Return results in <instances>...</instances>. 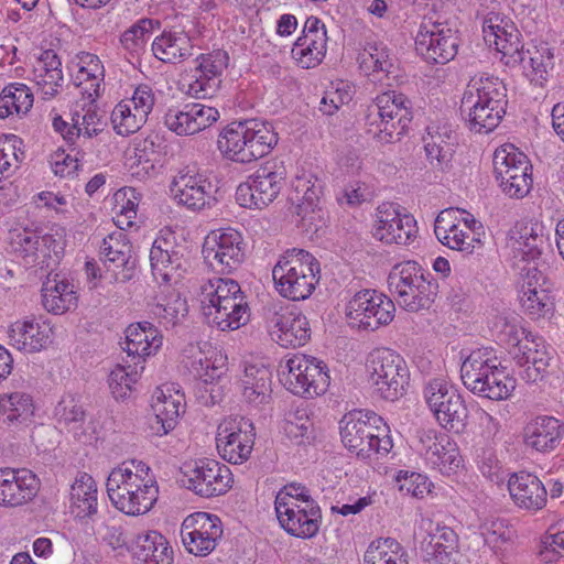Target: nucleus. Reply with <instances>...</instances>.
<instances>
[{
	"label": "nucleus",
	"mask_w": 564,
	"mask_h": 564,
	"mask_svg": "<svg viewBox=\"0 0 564 564\" xmlns=\"http://www.w3.org/2000/svg\"><path fill=\"white\" fill-rule=\"evenodd\" d=\"M182 482L205 498L223 495L231 487L230 469L214 459H199L185 467Z\"/></svg>",
	"instance_id": "nucleus-21"
},
{
	"label": "nucleus",
	"mask_w": 564,
	"mask_h": 564,
	"mask_svg": "<svg viewBox=\"0 0 564 564\" xmlns=\"http://www.w3.org/2000/svg\"><path fill=\"white\" fill-rule=\"evenodd\" d=\"M321 193L322 185L312 173H303L295 177L291 200L295 204L296 214L302 220L313 219L311 214H314L318 206Z\"/></svg>",
	"instance_id": "nucleus-41"
},
{
	"label": "nucleus",
	"mask_w": 564,
	"mask_h": 564,
	"mask_svg": "<svg viewBox=\"0 0 564 564\" xmlns=\"http://www.w3.org/2000/svg\"><path fill=\"white\" fill-rule=\"evenodd\" d=\"M417 234L416 221L410 214L401 212L399 205L382 203L376 213L372 235L386 243L408 245Z\"/></svg>",
	"instance_id": "nucleus-23"
},
{
	"label": "nucleus",
	"mask_w": 564,
	"mask_h": 564,
	"mask_svg": "<svg viewBox=\"0 0 564 564\" xmlns=\"http://www.w3.org/2000/svg\"><path fill=\"white\" fill-rule=\"evenodd\" d=\"M124 229L116 230L102 239L100 257L107 273L115 282H128L138 279L137 261L132 257V247Z\"/></svg>",
	"instance_id": "nucleus-22"
},
{
	"label": "nucleus",
	"mask_w": 564,
	"mask_h": 564,
	"mask_svg": "<svg viewBox=\"0 0 564 564\" xmlns=\"http://www.w3.org/2000/svg\"><path fill=\"white\" fill-rule=\"evenodd\" d=\"M525 76L535 85L542 86L549 69L553 67V54L546 46H533L525 53V63L521 64Z\"/></svg>",
	"instance_id": "nucleus-56"
},
{
	"label": "nucleus",
	"mask_w": 564,
	"mask_h": 564,
	"mask_svg": "<svg viewBox=\"0 0 564 564\" xmlns=\"http://www.w3.org/2000/svg\"><path fill=\"white\" fill-rule=\"evenodd\" d=\"M284 368L281 380L293 394L310 399L327 391L330 377L324 361L295 354L285 360Z\"/></svg>",
	"instance_id": "nucleus-11"
},
{
	"label": "nucleus",
	"mask_w": 564,
	"mask_h": 564,
	"mask_svg": "<svg viewBox=\"0 0 564 564\" xmlns=\"http://www.w3.org/2000/svg\"><path fill=\"white\" fill-rule=\"evenodd\" d=\"M510 334L514 340V360L520 367H525L522 378L535 382L544 373L553 358V349L542 337L527 332L524 328L514 329Z\"/></svg>",
	"instance_id": "nucleus-20"
},
{
	"label": "nucleus",
	"mask_w": 564,
	"mask_h": 564,
	"mask_svg": "<svg viewBox=\"0 0 564 564\" xmlns=\"http://www.w3.org/2000/svg\"><path fill=\"white\" fill-rule=\"evenodd\" d=\"M37 490L39 480L31 470L0 469V506H22L32 500Z\"/></svg>",
	"instance_id": "nucleus-28"
},
{
	"label": "nucleus",
	"mask_w": 564,
	"mask_h": 564,
	"mask_svg": "<svg viewBox=\"0 0 564 564\" xmlns=\"http://www.w3.org/2000/svg\"><path fill=\"white\" fill-rule=\"evenodd\" d=\"M265 326L272 340L284 348L303 346L311 338L307 317L289 307H269L265 312Z\"/></svg>",
	"instance_id": "nucleus-17"
},
{
	"label": "nucleus",
	"mask_w": 564,
	"mask_h": 564,
	"mask_svg": "<svg viewBox=\"0 0 564 564\" xmlns=\"http://www.w3.org/2000/svg\"><path fill=\"white\" fill-rule=\"evenodd\" d=\"M286 167L282 161H269L236 189V200L246 208H263L271 204L285 185Z\"/></svg>",
	"instance_id": "nucleus-12"
},
{
	"label": "nucleus",
	"mask_w": 564,
	"mask_h": 564,
	"mask_svg": "<svg viewBox=\"0 0 564 564\" xmlns=\"http://www.w3.org/2000/svg\"><path fill=\"white\" fill-rule=\"evenodd\" d=\"M373 394L386 401H397L409 386L410 371L404 359L389 348H377L367 359Z\"/></svg>",
	"instance_id": "nucleus-9"
},
{
	"label": "nucleus",
	"mask_w": 564,
	"mask_h": 564,
	"mask_svg": "<svg viewBox=\"0 0 564 564\" xmlns=\"http://www.w3.org/2000/svg\"><path fill=\"white\" fill-rule=\"evenodd\" d=\"M169 188L172 199L192 212L209 208L216 203L215 186L209 176L195 166L181 169Z\"/></svg>",
	"instance_id": "nucleus-15"
},
{
	"label": "nucleus",
	"mask_w": 564,
	"mask_h": 564,
	"mask_svg": "<svg viewBox=\"0 0 564 564\" xmlns=\"http://www.w3.org/2000/svg\"><path fill=\"white\" fill-rule=\"evenodd\" d=\"M519 297L525 313L533 318L544 317L554 310L553 297L542 284H522Z\"/></svg>",
	"instance_id": "nucleus-52"
},
{
	"label": "nucleus",
	"mask_w": 564,
	"mask_h": 564,
	"mask_svg": "<svg viewBox=\"0 0 564 564\" xmlns=\"http://www.w3.org/2000/svg\"><path fill=\"white\" fill-rule=\"evenodd\" d=\"M105 75L104 66L99 57L91 53H82L78 56V72L75 84L83 96L89 101H96L100 94V82Z\"/></svg>",
	"instance_id": "nucleus-44"
},
{
	"label": "nucleus",
	"mask_w": 564,
	"mask_h": 564,
	"mask_svg": "<svg viewBox=\"0 0 564 564\" xmlns=\"http://www.w3.org/2000/svg\"><path fill=\"white\" fill-rule=\"evenodd\" d=\"M160 22L156 20L143 18L133 23L120 36V43L124 51L132 56H138L144 51L148 40L159 26Z\"/></svg>",
	"instance_id": "nucleus-57"
},
{
	"label": "nucleus",
	"mask_w": 564,
	"mask_h": 564,
	"mask_svg": "<svg viewBox=\"0 0 564 564\" xmlns=\"http://www.w3.org/2000/svg\"><path fill=\"white\" fill-rule=\"evenodd\" d=\"M127 365H117L109 375V388L115 399H126L132 390V384L138 381L143 365H135L134 361L126 360Z\"/></svg>",
	"instance_id": "nucleus-59"
},
{
	"label": "nucleus",
	"mask_w": 564,
	"mask_h": 564,
	"mask_svg": "<svg viewBox=\"0 0 564 564\" xmlns=\"http://www.w3.org/2000/svg\"><path fill=\"white\" fill-rule=\"evenodd\" d=\"M538 227L530 225L517 226L511 230L508 246L512 251L511 270L513 278L519 281L546 282L553 279L550 265L540 259L543 236Z\"/></svg>",
	"instance_id": "nucleus-8"
},
{
	"label": "nucleus",
	"mask_w": 564,
	"mask_h": 564,
	"mask_svg": "<svg viewBox=\"0 0 564 564\" xmlns=\"http://www.w3.org/2000/svg\"><path fill=\"white\" fill-rule=\"evenodd\" d=\"M564 425L553 416H538L524 427V444L540 453L554 451L561 443Z\"/></svg>",
	"instance_id": "nucleus-33"
},
{
	"label": "nucleus",
	"mask_w": 564,
	"mask_h": 564,
	"mask_svg": "<svg viewBox=\"0 0 564 564\" xmlns=\"http://www.w3.org/2000/svg\"><path fill=\"white\" fill-rule=\"evenodd\" d=\"M271 371L261 365H247L241 378L243 399L253 406L267 404L271 399Z\"/></svg>",
	"instance_id": "nucleus-36"
},
{
	"label": "nucleus",
	"mask_w": 564,
	"mask_h": 564,
	"mask_svg": "<svg viewBox=\"0 0 564 564\" xmlns=\"http://www.w3.org/2000/svg\"><path fill=\"white\" fill-rule=\"evenodd\" d=\"M3 423H25L34 413V404L30 394L13 392L0 395Z\"/></svg>",
	"instance_id": "nucleus-54"
},
{
	"label": "nucleus",
	"mask_w": 564,
	"mask_h": 564,
	"mask_svg": "<svg viewBox=\"0 0 564 564\" xmlns=\"http://www.w3.org/2000/svg\"><path fill=\"white\" fill-rule=\"evenodd\" d=\"M457 209L447 208L442 210L434 223V232L440 242L453 250L471 253L474 249V237L469 231L460 228L457 220Z\"/></svg>",
	"instance_id": "nucleus-35"
},
{
	"label": "nucleus",
	"mask_w": 564,
	"mask_h": 564,
	"mask_svg": "<svg viewBox=\"0 0 564 564\" xmlns=\"http://www.w3.org/2000/svg\"><path fill=\"white\" fill-rule=\"evenodd\" d=\"M438 284H397V302L406 311L429 308L437 294Z\"/></svg>",
	"instance_id": "nucleus-48"
},
{
	"label": "nucleus",
	"mask_w": 564,
	"mask_h": 564,
	"mask_svg": "<svg viewBox=\"0 0 564 564\" xmlns=\"http://www.w3.org/2000/svg\"><path fill=\"white\" fill-rule=\"evenodd\" d=\"M75 284H43L42 303L44 308L53 314H63L77 306Z\"/></svg>",
	"instance_id": "nucleus-51"
},
{
	"label": "nucleus",
	"mask_w": 564,
	"mask_h": 564,
	"mask_svg": "<svg viewBox=\"0 0 564 564\" xmlns=\"http://www.w3.org/2000/svg\"><path fill=\"white\" fill-rule=\"evenodd\" d=\"M116 202L115 225L119 229L129 228L137 217L140 194L133 187H123L113 195Z\"/></svg>",
	"instance_id": "nucleus-61"
},
{
	"label": "nucleus",
	"mask_w": 564,
	"mask_h": 564,
	"mask_svg": "<svg viewBox=\"0 0 564 564\" xmlns=\"http://www.w3.org/2000/svg\"><path fill=\"white\" fill-rule=\"evenodd\" d=\"M327 31L325 24L316 17H308L302 35L296 40L291 54L303 68L318 65L327 51Z\"/></svg>",
	"instance_id": "nucleus-25"
},
{
	"label": "nucleus",
	"mask_w": 564,
	"mask_h": 564,
	"mask_svg": "<svg viewBox=\"0 0 564 564\" xmlns=\"http://www.w3.org/2000/svg\"><path fill=\"white\" fill-rule=\"evenodd\" d=\"M499 365L494 349L486 347L473 350L460 367L464 386L474 394L489 400L509 398L516 381Z\"/></svg>",
	"instance_id": "nucleus-4"
},
{
	"label": "nucleus",
	"mask_w": 564,
	"mask_h": 564,
	"mask_svg": "<svg viewBox=\"0 0 564 564\" xmlns=\"http://www.w3.org/2000/svg\"><path fill=\"white\" fill-rule=\"evenodd\" d=\"M382 417L375 412L352 411L340 421V437L344 446L357 456L368 458L372 453L388 454L392 441L386 434V427L378 424Z\"/></svg>",
	"instance_id": "nucleus-7"
},
{
	"label": "nucleus",
	"mask_w": 564,
	"mask_h": 564,
	"mask_svg": "<svg viewBox=\"0 0 564 564\" xmlns=\"http://www.w3.org/2000/svg\"><path fill=\"white\" fill-rule=\"evenodd\" d=\"M364 564H408V554L397 540L379 539L367 547Z\"/></svg>",
	"instance_id": "nucleus-49"
},
{
	"label": "nucleus",
	"mask_w": 564,
	"mask_h": 564,
	"mask_svg": "<svg viewBox=\"0 0 564 564\" xmlns=\"http://www.w3.org/2000/svg\"><path fill=\"white\" fill-rule=\"evenodd\" d=\"M106 487L112 505L128 516L147 513L159 497V486L151 468L137 459L123 462L113 468Z\"/></svg>",
	"instance_id": "nucleus-1"
},
{
	"label": "nucleus",
	"mask_w": 564,
	"mask_h": 564,
	"mask_svg": "<svg viewBox=\"0 0 564 564\" xmlns=\"http://www.w3.org/2000/svg\"><path fill=\"white\" fill-rule=\"evenodd\" d=\"M395 306L391 299L376 290L357 292L346 306V319L351 328L375 332L394 318Z\"/></svg>",
	"instance_id": "nucleus-14"
},
{
	"label": "nucleus",
	"mask_w": 564,
	"mask_h": 564,
	"mask_svg": "<svg viewBox=\"0 0 564 564\" xmlns=\"http://www.w3.org/2000/svg\"><path fill=\"white\" fill-rule=\"evenodd\" d=\"M111 124L117 134L129 135L137 132L145 121L141 115L133 111L127 100L115 106L110 116Z\"/></svg>",
	"instance_id": "nucleus-63"
},
{
	"label": "nucleus",
	"mask_w": 564,
	"mask_h": 564,
	"mask_svg": "<svg viewBox=\"0 0 564 564\" xmlns=\"http://www.w3.org/2000/svg\"><path fill=\"white\" fill-rule=\"evenodd\" d=\"M359 58L361 69L370 77L371 82L391 86L390 77L394 73V65L386 45L368 44L360 53Z\"/></svg>",
	"instance_id": "nucleus-40"
},
{
	"label": "nucleus",
	"mask_w": 564,
	"mask_h": 564,
	"mask_svg": "<svg viewBox=\"0 0 564 564\" xmlns=\"http://www.w3.org/2000/svg\"><path fill=\"white\" fill-rule=\"evenodd\" d=\"M22 140L14 135H0V181L9 177L24 159Z\"/></svg>",
	"instance_id": "nucleus-62"
},
{
	"label": "nucleus",
	"mask_w": 564,
	"mask_h": 564,
	"mask_svg": "<svg viewBox=\"0 0 564 564\" xmlns=\"http://www.w3.org/2000/svg\"><path fill=\"white\" fill-rule=\"evenodd\" d=\"M165 239L154 240L150 250V263L154 280L162 282H180L185 279L186 269L183 268L178 257H172L167 250Z\"/></svg>",
	"instance_id": "nucleus-38"
},
{
	"label": "nucleus",
	"mask_w": 564,
	"mask_h": 564,
	"mask_svg": "<svg viewBox=\"0 0 564 564\" xmlns=\"http://www.w3.org/2000/svg\"><path fill=\"white\" fill-rule=\"evenodd\" d=\"M55 422L65 429H77L86 420V410L77 393H64L53 411Z\"/></svg>",
	"instance_id": "nucleus-53"
},
{
	"label": "nucleus",
	"mask_w": 564,
	"mask_h": 564,
	"mask_svg": "<svg viewBox=\"0 0 564 564\" xmlns=\"http://www.w3.org/2000/svg\"><path fill=\"white\" fill-rule=\"evenodd\" d=\"M508 490L513 503L525 511L542 510L547 502V490L542 480L534 474L514 473L508 480Z\"/></svg>",
	"instance_id": "nucleus-30"
},
{
	"label": "nucleus",
	"mask_w": 564,
	"mask_h": 564,
	"mask_svg": "<svg viewBox=\"0 0 564 564\" xmlns=\"http://www.w3.org/2000/svg\"><path fill=\"white\" fill-rule=\"evenodd\" d=\"M194 79L188 85V94L195 98H210L218 90L220 75L227 68L229 56L223 50L200 54L197 58Z\"/></svg>",
	"instance_id": "nucleus-26"
},
{
	"label": "nucleus",
	"mask_w": 564,
	"mask_h": 564,
	"mask_svg": "<svg viewBox=\"0 0 564 564\" xmlns=\"http://www.w3.org/2000/svg\"><path fill=\"white\" fill-rule=\"evenodd\" d=\"M33 105L31 89L20 83L4 87L0 94V118L6 119L12 115H25Z\"/></svg>",
	"instance_id": "nucleus-50"
},
{
	"label": "nucleus",
	"mask_w": 564,
	"mask_h": 564,
	"mask_svg": "<svg viewBox=\"0 0 564 564\" xmlns=\"http://www.w3.org/2000/svg\"><path fill=\"white\" fill-rule=\"evenodd\" d=\"M132 553L144 564H172V549L158 531L139 534L132 545Z\"/></svg>",
	"instance_id": "nucleus-42"
},
{
	"label": "nucleus",
	"mask_w": 564,
	"mask_h": 564,
	"mask_svg": "<svg viewBox=\"0 0 564 564\" xmlns=\"http://www.w3.org/2000/svg\"><path fill=\"white\" fill-rule=\"evenodd\" d=\"M53 328L47 321L15 322L9 329L10 343L19 350L39 351L51 341Z\"/></svg>",
	"instance_id": "nucleus-32"
},
{
	"label": "nucleus",
	"mask_w": 564,
	"mask_h": 564,
	"mask_svg": "<svg viewBox=\"0 0 564 564\" xmlns=\"http://www.w3.org/2000/svg\"><path fill=\"white\" fill-rule=\"evenodd\" d=\"M184 406L183 395H165L163 391H160L151 405L153 411L151 429L159 435L167 434L175 427Z\"/></svg>",
	"instance_id": "nucleus-45"
},
{
	"label": "nucleus",
	"mask_w": 564,
	"mask_h": 564,
	"mask_svg": "<svg viewBox=\"0 0 564 564\" xmlns=\"http://www.w3.org/2000/svg\"><path fill=\"white\" fill-rule=\"evenodd\" d=\"M32 74L33 82L44 99H51L62 90L64 83L62 62L54 51L47 50L40 55Z\"/></svg>",
	"instance_id": "nucleus-34"
},
{
	"label": "nucleus",
	"mask_w": 564,
	"mask_h": 564,
	"mask_svg": "<svg viewBox=\"0 0 564 564\" xmlns=\"http://www.w3.org/2000/svg\"><path fill=\"white\" fill-rule=\"evenodd\" d=\"M272 278L273 282H299L301 279H311L318 282L321 265L318 260L310 252L292 248L280 257L272 270Z\"/></svg>",
	"instance_id": "nucleus-27"
},
{
	"label": "nucleus",
	"mask_w": 564,
	"mask_h": 564,
	"mask_svg": "<svg viewBox=\"0 0 564 564\" xmlns=\"http://www.w3.org/2000/svg\"><path fill=\"white\" fill-rule=\"evenodd\" d=\"M223 536V523L216 514L195 512L187 516L181 525L184 547L195 556H207Z\"/></svg>",
	"instance_id": "nucleus-18"
},
{
	"label": "nucleus",
	"mask_w": 564,
	"mask_h": 564,
	"mask_svg": "<svg viewBox=\"0 0 564 564\" xmlns=\"http://www.w3.org/2000/svg\"><path fill=\"white\" fill-rule=\"evenodd\" d=\"M276 143L273 127L259 119L231 122L217 140L220 153L238 163H250L267 155Z\"/></svg>",
	"instance_id": "nucleus-3"
},
{
	"label": "nucleus",
	"mask_w": 564,
	"mask_h": 564,
	"mask_svg": "<svg viewBox=\"0 0 564 564\" xmlns=\"http://www.w3.org/2000/svg\"><path fill=\"white\" fill-rule=\"evenodd\" d=\"M276 517L281 528L290 535L300 539H311L315 536L322 523V510L318 503L275 509Z\"/></svg>",
	"instance_id": "nucleus-29"
},
{
	"label": "nucleus",
	"mask_w": 564,
	"mask_h": 564,
	"mask_svg": "<svg viewBox=\"0 0 564 564\" xmlns=\"http://www.w3.org/2000/svg\"><path fill=\"white\" fill-rule=\"evenodd\" d=\"M494 169L496 178L510 180L511 176L531 172V164L527 155L513 144L506 143L494 153Z\"/></svg>",
	"instance_id": "nucleus-46"
},
{
	"label": "nucleus",
	"mask_w": 564,
	"mask_h": 564,
	"mask_svg": "<svg viewBox=\"0 0 564 564\" xmlns=\"http://www.w3.org/2000/svg\"><path fill=\"white\" fill-rule=\"evenodd\" d=\"M189 369L204 383H213L227 371V357L215 348L203 351L200 347L191 348Z\"/></svg>",
	"instance_id": "nucleus-43"
},
{
	"label": "nucleus",
	"mask_w": 564,
	"mask_h": 564,
	"mask_svg": "<svg viewBox=\"0 0 564 564\" xmlns=\"http://www.w3.org/2000/svg\"><path fill=\"white\" fill-rule=\"evenodd\" d=\"M449 139L447 130L441 133L434 128H429L427 137L424 138V150L430 164L437 170H444L452 159V144L444 139Z\"/></svg>",
	"instance_id": "nucleus-58"
},
{
	"label": "nucleus",
	"mask_w": 564,
	"mask_h": 564,
	"mask_svg": "<svg viewBox=\"0 0 564 564\" xmlns=\"http://www.w3.org/2000/svg\"><path fill=\"white\" fill-rule=\"evenodd\" d=\"M254 438V426L249 419L231 417L218 426L217 449L225 460L241 464L249 458Z\"/></svg>",
	"instance_id": "nucleus-19"
},
{
	"label": "nucleus",
	"mask_w": 564,
	"mask_h": 564,
	"mask_svg": "<svg viewBox=\"0 0 564 564\" xmlns=\"http://www.w3.org/2000/svg\"><path fill=\"white\" fill-rule=\"evenodd\" d=\"M420 444L426 464L441 474L451 475L462 466L459 449L448 435H437L435 431L429 430L421 434Z\"/></svg>",
	"instance_id": "nucleus-24"
},
{
	"label": "nucleus",
	"mask_w": 564,
	"mask_h": 564,
	"mask_svg": "<svg viewBox=\"0 0 564 564\" xmlns=\"http://www.w3.org/2000/svg\"><path fill=\"white\" fill-rule=\"evenodd\" d=\"M457 31L437 13L425 14L415 36V50L427 63L446 64L458 50Z\"/></svg>",
	"instance_id": "nucleus-10"
},
{
	"label": "nucleus",
	"mask_w": 564,
	"mask_h": 564,
	"mask_svg": "<svg viewBox=\"0 0 564 564\" xmlns=\"http://www.w3.org/2000/svg\"><path fill=\"white\" fill-rule=\"evenodd\" d=\"M412 120L411 102L394 90L378 95L368 107L365 118L366 132L380 144L399 141Z\"/></svg>",
	"instance_id": "nucleus-5"
},
{
	"label": "nucleus",
	"mask_w": 564,
	"mask_h": 564,
	"mask_svg": "<svg viewBox=\"0 0 564 564\" xmlns=\"http://www.w3.org/2000/svg\"><path fill=\"white\" fill-rule=\"evenodd\" d=\"M507 102V88L502 80L492 75H476L464 91L460 112L470 130L488 133L500 123Z\"/></svg>",
	"instance_id": "nucleus-2"
},
{
	"label": "nucleus",
	"mask_w": 564,
	"mask_h": 564,
	"mask_svg": "<svg viewBox=\"0 0 564 564\" xmlns=\"http://www.w3.org/2000/svg\"><path fill=\"white\" fill-rule=\"evenodd\" d=\"M51 240L50 236H40L36 230L30 228H15L10 231V245L13 251L23 258H31L32 261L36 259L40 247Z\"/></svg>",
	"instance_id": "nucleus-60"
},
{
	"label": "nucleus",
	"mask_w": 564,
	"mask_h": 564,
	"mask_svg": "<svg viewBox=\"0 0 564 564\" xmlns=\"http://www.w3.org/2000/svg\"><path fill=\"white\" fill-rule=\"evenodd\" d=\"M162 336L149 322L130 325L126 329L123 350L135 365L144 362L145 357L155 354L162 346Z\"/></svg>",
	"instance_id": "nucleus-31"
},
{
	"label": "nucleus",
	"mask_w": 564,
	"mask_h": 564,
	"mask_svg": "<svg viewBox=\"0 0 564 564\" xmlns=\"http://www.w3.org/2000/svg\"><path fill=\"white\" fill-rule=\"evenodd\" d=\"M200 304L204 314L212 316L209 323L218 329L235 330L250 318L249 306L240 284H203Z\"/></svg>",
	"instance_id": "nucleus-6"
},
{
	"label": "nucleus",
	"mask_w": 564,
	"mask_h": 564,
	"mask_svg": "<svg viewBox=\"0 0 564 564\" xmlns=\"http://www.w3.org/2000/svg\"><path fill=\"white\" fill-rule=\"evenodd\" d=\"M355 94V87L345 80L332 83L330 87L325 91L319 110L327 116L334 115L341 106L349 104Z\"/></svg>",
	"instance_id": "nucleus-64"
},
{
	"label": "nucleus",
	"mask_w": 564,
	"mask_h": 564,
	"mask_svg": "<svg viewBox=\"0 0 564 564\" xmlns=\"http://www.w3.org/2000/svg\"><path fill=\"white\" fill-rule=\"evenodd\" d=\"M72 121L73 128L77 129L78 138L80 135L91 138L102 131L101 116L96 109L95 101H89L87 96H83L82 105H76Z\"/></svg>",
	"instance_id": "nucleus-55"
},
{
	"label": "nucleus",
	"mask_w": 564,
	"mask_h": 564,
	"mask_svg": "<svg viewBox=\"0 0 564 564\" xmlns=\"http://www.w3.org/2000/svg\"><path fill=\"white\" fill-rule=\"evenodd\" d=\"M97 510V484L90 475L80 473L70 487V512L85 520L91 519Z\"/></svg>",
	"instance_id": "nucleus-37"
},
{
	"label": "nucleus",
	"mask_w": 564,
	"mask_h": 564,
	"mask_svg": "<svg viewBox=\"0 0 564 564\" xmlns=\"http://www.w3.org/2000/svg\"><path fill=\"white\" fill-rule=\"evenodd\" d=\"M152 52L163 63L182 62L191 55L189 40L183 33L163 32L154 39Z\"/></svg>",
	"instance_id": "nucleus-47"
},
{
	"label": "nucleus",
	"mask_w": 564,
	"mask_h": 564,
	"mask_svg": "<svg viewBox=\"0 0 564 564\" xmlns=\"http://www.w3.org/2000/svg\"><path fill=\"white\" fill-rule=\"evenodd\" d=\"M160 292L152 297L151 313L165 324L175 325L188 313L187 302L171 284H159Z\"/></svg>",
	"instance_id": "nucleus-39"
},
{
	"label": "nucleus",
	"mask_w": 564,
	"mask_h": 564,
	"mask_svg": "<svg viewBox=\"0 0 564 564\" xmlns=\"http://www.w3.org/2000/svg\"><path fill=\"white\" fill-rule=\"evenodd\" d=\"M205 262L217 274H231L243 260L241 235L231 228L212 231L204 241Z\"/></svg>",
	"instance_id": "nucleus-16"
},
{
	"label": "nucleus",
	"mask_w": 564,
	"mask_h": 564,
	"mask_svg": "<svg viewBox=\"0 0 564 564\" xmlns=\"http://www.w3.org/2000/svg\"><path fill=\"white\" fill-rule=\"evenodd\" d=\"M423 395L437 422L446 430L463 432L467 425L468 409L459 392L446 380H430Z\"/></svg>",
	"instance_id": "nucleus-13"
}]
</instances>
